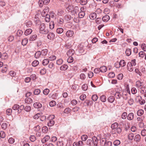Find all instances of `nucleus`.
Returning <instances> with one entry per match:
<instances>
[{"label": "nucleus", "mask_w": 146, "mask_h": 146, "mask_svg": "<svg viewBox=\"0 0 146 146\" xmlns=\"http://www.w3.org/2000/svg\"><path fill=\"white\" fill-rule=\"evenodd\" d=\"M8 55L6 53H3L1 54V58L4 60H5L8 58Z\"/></svg>", "instance_id": "28"}, {"label": "nucleus", "mask_w": 146, "mask_h": 146, "mask_svg": "<svg viewBox=\"0 0 146 146\" xmlns=\"http://www.w3.org/2000/svg\"><path fill=\"white\" fill-rule=\"evenodd\" d=\"M50 106L51 107H53L56 105V102L54 101H52L49 103Z\"/></svg>", "instance_id": "58"}, {"label": "nucleus", "mask_w": 146, "mask_h": 146, "mask_svg": "<svg viewBox=\"0 0 146 146\" xmlns=\"http://www.w3.org/2000/svg\"><path fill=\"white\" fill-rule=\"evenodd\" d=\"M54 34L52 33H49L47 36V38L50 40L53 39L54 37Z\"/></svg>", "instance_id": "10"}, {"label": "nucleus", "mask_w": 146, "mask_h": 146, "mask_svg": "<svg viewBox=\"0 0 146 146\" xmlns=\"http://www.w3.org/2000/svg\"><path fill=\"white\" fill-rule=\"evenodd\" d=\"M84 8L83 7H82L80 8V10L81 11L80 12L78 13V16L80 18H83L85 15V13L84 12L82 11V10H83Z\"/></svg>", "instance_id": "5"}, {"label": "nucleus", "mask_w": 146, "mask_h": 146, "mask_svg": "<svg viewBox=\"0 0 146 146\" xmlns=\"http://www.w3.org/2000/svg\"><path fill=\"white\" fill-rule=\"evenodd\" d=\"M135 61L136 60L135 59L131 61V62H128V63L127 66H131V67H132L133 66H135L136 64Z\"/></svg>", "instance_id": "8"}, {"label": "nucleus", "mask_w": 146, "mask_h": 146, "mask_svg": "<svg viewBox=\"0 0 146 146\" xmlns=\"http://www.w3.org/2000/svg\"><path fill=\"white\" fill-rule=\"evenodd\" d=\"M30 140L32 142H34L36 140L35 136L34 135H31L29 137Z\"/></svg>", "instance_id": "44"}, {"label": "nucleus", "mask_w": 146, "mask_h": 146, "mask_svg": "<svg viewBox=\"0 0 146 146\" xmlns=\"http://www.w3.org/2000/svg\"><path fill=\"white\" fill-rule=\"evenodd\" d=\"M71 111V110L70 108H66L64 111V112L66 114L69 113Z\"/></svg>", "instance_id": "38"}, {"label": "nucleus", "mask_w": 146, "mask_h": 146, "mask_svg": "<svg viewBox=\"0 0 146 146\" xmlns=\"http://www.w3.org/2000/svg\"><path fill=\"white\" fill-rule=\"evenodd\" d=\"M112 145L111 142L107 141L105 143H104V146H111Z\"/></svg>", "instance_id": "37"}, {"label": "nucleus", "mask_w": 146, "mask_h": 146, "mask_svg": "<svg viewBox=\"0 0 146 146\" xmlns=\"http://www.w3.org/2000/svg\"><path fill=\"white\" fill-rule=\"evenodd\" d=\"M134 138V134L132 133H129L128 135V138L129 139L132 140Z\"/></svg>", "instance_id": "33"}, {"label": "nucleus", "mask_w": 146, "mask_h": 146, "mask_svg": "<svg viewBox=\"0 0 146 146\" xmlns=\"http://www.w3.org/2000/svg\"><path fill=\"white\" fill-rule=\"evenodd\" d=\"M40 73L42 75L45 74L46 73V70L44 68H42L40 70Z\"/></svg>", "instance_id": "56"}, {"label": "nucleus", "mask_w": 146, "mask_h": 146, "mask_svg": "<svg viewBox=\"0 0 146 146\" xmlns=\"http://www.w3.org/2000/svg\"><path fill=\"white\" fill-rule=\"evenodd\" d=\"M130 95L129 94H126L123 95V97L124 99L127 100L129 97Z\"/></svg>", "instance_id": "48"}, {"label": "nucleus", "mask_w": 146, "mask_h": 146, "mask_svg": "<svg viewBox=\"0 0 146 146\" xmlns=\"http://www.w3.org/2000/svg\"><path fill=\"white\" fill-rule=\"evenodd\" d=\"M23 33V31L21 30H18L17 32V35L18 36H21Z\"/></svg>", "instance_id": "62"}, {"label": "nucleus", "mask_w": 146, "mask_h": 146, "mask_svg": "<svg viewBox=\"0 0 146 146\" xmlns=\"http://www.w3.org/2000/svg\"><path fill=\"white\" fill-rule=\"evenodd\" d=\"M96 14L95 13H91L89 15L90 18L92 20H93L96 18Z\"/></svg>", "instance_id": "16"}, {"label": "nucleus", "mask_w": 146, "mask_h": 146, "mask_svg": "<svg viewBox=\"0 0 146 146\" xmlns=\"http://www.w3.org/2000/svg\"><path fill=\"white\" fill-rule=\"evenodd\" d=\"M73 61V58L72 56H69V57L67 59V62L69 63L72 62Z\"/></svg>", "instance_id": "52"}, {"label": "nucleus", "mask_w": 146, "mask_h": 146, "mask_svg": "<svg viewBox=\"0 0 146 146\" xmlns=\"http://www.w3.org/2000/svg\"><path fill=\"white\" fill-rule=\"evenodd\" d=\"M141 136L139 134L136 135L134 138V140L136 142H139L141 140Z\"/></svg>", "instance_id": "12"}, {"label": "nucleus", "mask_w": 146, "mask_h": 146, "mask_svg": "<svg viewBox=\"0 0 146 146\" xmlns=\"http://www.w3.org/2000/svg\"><path fill=\"white\" fill-rule=\"evenodd\" d=\"M49 11V9L48 7H46L43 10L42 12L41 13V15L42 17H45L47 15H48V13Z\"/></svg>", "instance_id": "2"}, {"label": "nucleus", "mask_w": 146, "mask_h": 146, "mask_svg": "<svg viewBox=\"0 0 146 146\" xmlns=\"http://www.w3.org/2000/svg\"><path fill=\"white\" fill-rule=\"evenodd\" d=\"M74 53V51L73 49H70L67 52V54L68 56H72Z\"/></svg>", "instance_id": "4"}, {"label": "nucleus", "mask_w": 146, "mask_h": 146, "mask_svg": "<svg viewBox=\"0 0 146 146\" xmlns=\"http://www.w3.org/2000/svg\"><path fill=\"white\" fill-rule=\"evenodd\" d=\"M98 98V97L97 95L95 94L93 95L92 96V100L94 101H97V100Z\"/></svg>", "instance_id": "41"}, {"label": "nucleus", "mask_w": 146, "mask_h": 146, "mask_svg": "<svg viewBox=\"0 0 146 146\" xmlns=\"http://www.w3.org/2000/svg\"><path fill=\"white\" fill-rule=\"evenodd\" d=\"M7 124L6 123H3L1 125V127L3 129H5L7 126Z\"/></svg>", "instance_id": "61"}, {"label": "nucleus", "mask_w": 146, "mask_h": 146, "mask_svg": "<svg viewBox=\"0 0 146 146\" xmlns=\"http://www.w3.org/2000/svg\"><path fill=\"white\" fill-rule=\"evenodd\" d=\"M127 116V113L126 112H123L121 116V118L123 119H125L126 118Z\"/></svg>", "instance_id": "50"}, {"label": "nucleus", "mask_w": 146, "mask_h": 146, "mask_svg": "<svg viewBox=\"0 0 146 146\" xmlns=\"http://www.w3.org/2000/svg\"><path fill=\"white\" fill-rule=\"evenodd\" d=\"M19 106L18 104H15L12 107V109L13 110H19Z\"/></svg>", "instance_id": "53"}, {"label": "nucleus", "mask_w": 146, "mask_h": 146, "mask_svg": "<svg viewBox=\"0 0 146 146\" xmlns=\"http://www.w3.org/2000/svg\"><path fill=\"white\" fill-rule=\"evenodd\" d=\"M49 92V90L47 88H46L43 91V93L45 95H47L48 94Z\"/></svg>", "instance_id": "60"}, {"label": "nucleus", "mask_w": 146, "mask_h": 146, "mask_svg": "<svg viewBox=\"0 0 146 146\" xmlns=\"http://www.w3.org/2000/svg\"><path fill=\"white\" fill-rule=\"evenodd\" d=\"M68 68V66L66 64H64L60 68V69L61 70H65Z\"/></svg>", "instance_id": "22"}, {"label": "nucleus", "mask_w": 146, "mask_h": 146, "mask_svg": "<svg viewBox=\"0 0 146 146\" xmlns=\"http://www.w3.org/2000/svg\"><path fill=\"white\" fill-rule=\"evenodd\" d=\"M63 31V29L61 28H58L56 29L57 33L58 34H61Z\"/></svg>", "instance_id": "47"}, {"label": "nucleus", "mask_w": 146, "mask_h": 146, "mask_svg": "<svg viewBox=\"0 0 146 146\" xmlns=\"http://www.w3.org/2000/svg\"><path fill=\"white\" fill-rule=\"evenodd\" d=\"M40 52L41 56H47L48 50L47 49H44L42 50Z\"/></svg>", "instance_id": "3"}, {"label": "nucleus", "mask_w": 146, "mask_h": 146, "mask_svg": "<svg viewBox=\"0 0 146 146\" xmlns=\"http://www.w3.org/2000/svg\"><path fill=\"white\" fill-rule=\"evenodd\" d=\"M25 102L26 103L29 104L32 102L33 100L31 98L27 97L25 98Z\"/></svg>", "instance_id": "17"}, {"label": "nucleus", "mask_w": 146, "mask_h": 146, "mask_svg": "<svg viewBox=\"0 0 146 146\" xmlns=\"http://www.w3.org/2000/svg\"><path fill=\"white\" fill-rule=\"evenodd\" d=\"M87 144L90 146H92L93 145L92 140L91 139H88L86 141Z\"/></svg>", "instance_id": "29"}, {"label": "nucleus", "mask_w": 146, "mask_h": 146, "mask_svg": "<svg viewBox=\"0 0 146 146\" xmlns=\"http://www.w3.org/2000/svg\"><path fill=\"white\" fill-rule=\"evenodd\" d=\"M25 25L27 27H30L32 25V23L31 21H27Z\"/></svg>", "instance_id": "43"}, {"label": "nucleus", "mask_w": 146, "mask_h": 146, "mask_svg": "<svg viewBox=\"0 0 146 146\" xmlns=\"http://www.w3.org/2000/svg\"><path fill=\"white\" fill-rule=\"evenodd\" d=\"M125 53L127 56H129L131 54V50L130 49H127L125 51Z\"/></svg>", "instance_id": "45"}, {"label": "nucleus", "mask_w": 146, "mask_h": 146, "mask_svg": "<svg viewBox=\"0 0 146 146\" xmlns=\"http://www.w3.org/2000/svg\"><path fill=\"white\" fill-rule=\"evenodd\" d=\"M144 113V111L143 110L140 109L138 110L137 112V114L138 116H141Z\"/></svg>", "instance_id": "24"}, {"label": "nucleus", "mask_w": 146, "mask_h": 146, "mask_svg": "<svg viewBox=\"0 0 146 146\" xmlns=\"http://www.w3.org/2000/svg\"><path fill=\"white\" fill-rule=\"evenodd\" d=\"M32 32V30L31 29H27L25 31V35H27L31 34Z\"/></svg>", "instance_id": "21"}, {"label": "nucleus", "mask_w": 146, "mask_h": 146, "mask_svg": "<svg viewBox=\"0 0 146 146\" xmlns=\"http://www.w3.org/2000/svg\"><path fill=\"white\" fill-rule=\"evenodd\" d=\"M143 83L141 82L139 80L137 81L136 82V86L138 88L143 86Z\"/></svg>", "instance_id": "25"}, {"label": "nucleus", "mask_w": 146, "mask_h": 146, "mask_svg": "<svg viewBox=\"0 0 146 146\" xmlns=\"http://www.w3.org/2000/svg\"><path fill=\"white\" fill-rule=\"evenodd\" d=\"M39 64V62L37 60H35L32 63V65L33 66L36 67Z\"/></svg>", "instance_id": "30"}, {"label": "nucleus", "mask_w": 146, "mask_h": 146, "mask_svg": "<svg viewBox=\"0 0 146 146\" xmlns=\"http://www.w3.org/2000/svg\"><path fill=\"white\" fill-rule=\"evenodd\" d=\"M54 121L53 120H50L48 122V126H52L54 124Z\"/></svg>", "instance_id": "34"}, {"label": "nucleus", "mask_w": 146, "mask_h": 146, "mask_svg": "<svg viewBox=\"0 0 146 146\" xmlns=\"http://www.w3.org/2000/svg\"><path fill=\"white\" fill-rule=\"evenodd\" d=\"M100 72H106L107 70L106 67L104 66H101L100 68Z\"/></svg>", "instance_id": "19"}, {"label": "nucleus", "mask_w": 146, "mask_h": 146, "mask_svg": "<svg viewBox=\"0 0 146 146\" xmlns=\"http://www.w3.org/2000/svg\"><path fill=\"white\" fill-rule=\"evenodd\" d=\"M110 18L109 15H106L104 16L102 18V20L104 22H107L110 19Z\"/></svg>", "instance_id": "14"}, {"label": "nucleus", "mask_w": 146, "mask_h": 146, "mask_svg": "<svg viewBox=\"0 0 146 146\" xmlns=\"http://www.w3.org/2000/svg\"><path fill=\"white\" fill-rule=\"evenodd\" d=\"M39 32L40 33L44 34H46L48 33L49 31L46 29L45 24L44 23H42L39 27Z\"/></svg>", "instance_id": "1"}, {"label": "nucleus", "mask_w": 146, "mask_h": 146, "mask_svg": "<svg viewBox=\"0 0 146 146\" xmlns=\"http://www.w3.org/2000/svg\"><path fill=\"white\" fill-rule=\"evenodd\" d=\"M37 37V36L36 35H33L31 36L29 38V40L32 41L35 40Z\"/></svg>", "instance_id": "27"}, {"label": "nucleus", "mask_w": 146, "mask_h": 146, "mask_svg": "<svg viewBox=\"0 0 146 146\" xmlns=\"http://www.w3.org/2000/svg\"><path fill=\"white\" fill-rule=\"evenodd\" d=\"M80 2L82 5H85L87 3V0H80Z\"/></svg>", "instance_id": "42"}, {"label": "nucleus", "mask_w": 146, "mask_h": 146, "mask_svg": "<svg viewBox=\"0 0 146 146\" xmlns=\"http://www.w3.org/2000/svg\"><path fill=\"white\" fill-rule=\"evenodd\" d=\"M33 106L34 108H41L42 106V104L38 102L35 103L33 104Z\"/></svg>", "instance_id": "7"}, {"label": "nucleus", "mask_w": 146, "mask_h": 146, "mask_svg": "<svg viewBox=\"0 0 146 146\" xmlns=\"http://www.w3.org/2000/svg\"><path fill=\"white\" fill-rule=\"evenodd\" d=\"M115 100V97L113 96H110L108 97V101L110 103H112Z\"/></svg>", "instance_id": "18"}, {"label": "nucleus", "mask_w": 146, "mask_h": 146, "mask_svg": "<svg viewBox=\"0 0 146 146\" xmlns=\"http://www.w3.org/2000/svg\"><path fill=\"white\" fill-rule=\"evenodd\" d=\"M5 136V132L3 131H1L0 132V137H1L3 138Z\"/></svg>", "instance_id": "46"}, {"label": "nucleus", "mask_w": 146, "mask_h": 146, "mask_svg": "<svg viewBox=\"0 0 146 146\" xmlns=\"http://www.w3.org/2000/svg\"><path fill=\"white\" fill-rule=\"evenodd\" d=\"M118 126V123L117 122H115L112 124L111 125V128L112 130L115 129Z\"/></svg>", "instance_id": "20"}, {"label": "nucleus", "mask_w": 146, "mask_h": 146, "mask_svg": "<svg viewBox=\"0 0 146 146\" xmlns=\"http://www.w3.org/2000/svg\"><path fill=\"white\" fill-rule=\"evenodd\" d=\"M119 67L116 66V68H119L120 67V66H121L122 67L124 66L125 65V62L124 60H121V61L119 62Z\"/></svg>", "instance_id": "13"}, {"label": "nucleus", "mask_w": 146, "mask_h": 146, "mask_svg": "<svg viewBox=\"0 0 146 146\" xmlns=\"http://www.w3.org/2000/svg\"><path fill=\"white\" fill-rule=\"evenodd\" d=\"M31 109V107L30 106H27L25 108V110L27 112H29Z\"/></svg>", "instance_id": "55"}, {"label": "nucleus", "mask_w": 146, "mask_h": 146, "mask_svg": "<svg viewBox=\"0 0 146 146\" xmlns=\"http://www.w3.org/2000/svg\"><path fill=\"white\" fill-rule=\"evenodd\" d=\"M134 116V114L132 113H130L127 115V119L129 120H132L133 119Z\"/></svg>", "instance_id": "9"}, {"label": "nucleus", "mask_w": 146, "mask_h": 146, "mask_svg": "<svg viewBox=\"0 0 146 146\" xmlns=\"http://www.w3.org/2000/svg\"><path fill=\"white\" fill-rule=\"evenodd\" d=\"M120 143V141L118 140H116L113 142V144L114 145L117 146L119 145Z\"/></svg>", "instance_id": "36"}, {"label": "nucleus", "mask_w": 146, "mask_h": 146, "mask_svg": "<svg viewBox=\"0 0 146 146\" xmlns=\"http://www.w3.org/2000/svg\"><path fill=\"white\" fill-rule=\"evenodd\" d=\"M63 62L62 60L61 59H59L56 61V64L58 65L61 64Z\"/></svg>", "instance_id": "54"}, {"label": "nucleus", "mask_w": 146, "mask_h": 146, "mask_svg": "<svg viewBox=\"0 0 146 146\" xmlns=\"http://www.w3.org/2000/svg\"><path fill=\"white\" fill-rule=\"evenodd\" d=\"M141 135L143 136L146 135V129H143L141 132Z\"/></svg>", "instance_id": "64"}, {"label": "nucleus", "mask_w": 146, "mask_h": 146, "mask_svg": "<svg viewBox=\"0 0 146 146\" xmlns=\"http://www.w3.org/2000/svg\"><path fill=\"white\" fill-rule=\"evenodd\" d=\"M49 62V60L48 59H44L42 62V64L43 65H47Z\"/></svg>", "instance_id": "31"}, {"label": "nucleus", "mask_w": 146, "mask_h": 146, "mask_svg": "<svg viewBox=\"0 0 146 146\" xmlns=\"http://www.w3.org/2000/svg\"><path fill=\"white\" fill-rule=\"evenodd\" d=\"M50 138V136L48 135H46L42 139L41 141L43 143H45Z\"/></svg>", "instance_id": "11"}, {"label": "nucleus", "mask_w": 146, "mask_h": 146, "mask_svg": "<svg viewBox=\"0 0 146 146\" xmlns=\"http://www.w3.org/2000/svg\"><path fill=\"white\" fill-rule=\"evenodd\" d=\"M65 18L67 21H69L71 19V17L70 15H67L65 16Z\"/></svg>", "instance_id": "49"}, {"label": "nucleus", "mask_w": 146, "mask_h": 146, "mask_svg": "<svg viewBox=\"0 0 146 146\" xmlns=\"http://www.w3.org/2000/svg\"><path fill=\"white\" fill-rule=\"evenodd\" d=\"M88 138V136L86 135H82L81 137V139L82 141H85Z\"/></svg>", "instance_id": "51"}, {"label": "nucleus", "mask_w": 146, "mask_h": 146, "mask_svg": "<svg viewBox=\"0 0 146 146\" xmlns=\"http://www.w3.org/2000/svg\"><path fill=\"white\" fill-rule=\"evenodd\" d=\"M42 115V113H37L34 116L33 118L35 119H37L39 117L41 116Z\"/></svg>", "instance_id": "26"}, {"label": "nucleus", "mask_w": 146, "mask_h": 146, "mask_svg": "<svg viewBox=\"0 0 146 146\" xmlns=\"http://www.w3.org/2000/svg\"><path fill=\"white\" fill-rule=\"evenodd\" d=\"M66 34L67 37H71L73 35L74 32L72 31L69 30L67 31Z\"/></svg>", "instance_id": "6"}, {"label": "nucleus", "mask_w": 146, "mask_h": 146, "mask_svg": "<svg viewBox=\"0 0 146 146\" xmlns=\"http://www.w3.org/2000/svg\"><path fill=\"white\" fill-rule=\"evenodd\" d=\"M40 92V90L39 89H36L34 90L33 92L34 94L35 95L39 94Z\"/></svg>", "instance_id": "40"}, {"label": "nucleus", "mask_w": 146, "mask_h": 146, "mask_svg": "<svg viewBox=\"0 0 146 146\" xmlns=\"http://www.w3.org/2000/svg\"><path fill=\"white\" fill-rule=\"evenodd\" d=\"M93 144L94 145H98V140L96 137H94L92 138Z\"/></svg>", "instance_id": "15"}, {"label": "nucleus", "mask_w": 146, "mask_h": 146, "mask_svg": "<svg viewBox=\"0 0 146 146\" xmlns=\"http://www.w3.org/2000/svg\"><path fill=\"white\" fill-rule=\"evenodd\" d=\"M45 19V21L47 22H48L50 21V18L49 15H47L46 16Z\"/></svg>", "instance_id": "59"}, {"label": "nucleus", "mask_w": 146, "mask_h": 146, "mask_svg": "<svg viewBox=\"0 0 146 146\" xmlns=\"http://www.w3.org/2000/svg\"><path fill=\"white\" fill-rule=\"evenodd\" d=\"M12 111V110L11 109H8L6 111V114L9 115H11Z\"/></svg>", "instance_id": "57"}, {"label": "nucleus", "mask_w": 146, "mask_h": 146, "mask_svg": "<svg viewBox=\"0 0 146 146\" xmlns=\"http://www.w3.org/2000/svg\"><path fill=\"white\" fill-rule=\"evenodd\" d=\"M54 24L53 21H51L50 22L49 24V27L50 29H53L54 27Z\"/></svg>", "instance_id": "35"}, {"label": "nucleus", "mask_w": 146, "mask_h": 146, "mask_svg": "<svg viewBox=\"0 0 146 146\" xmlns=\"http://www.w3.org/2000/svg\"><path fill=\"white\" fill-rule=\"evenodd\" d=\"M28 41L27 39L25 38L22 41V44L23 46H25L27 44Z\"/></svg>", "instance_id": "32"}, {"label": "nucleus", "mask_w": 146, "mask_h": 146, "mask_svg": "<svg viewBox=\"0 0 146 146\" xmlns=\"http://www.w3.org/2000/svg\"><path fill=\"white\" fill-rule=\"evenodd\" d=\"M40 56H41V52L40 51H38L35 53V56L36 58H38Z\"/></svg>", "instance_id": "23"}, {"label": "nucleus", "mask_w": 146, "mask_h": 146, "mask_svg": "<svg viewBox=\"0 0 146 146\" xmlns=\"http://www.w3.org/2000/svg\"><path fill=\"white\" fill-rule=\"evenodd\" d=\"M100 100L103 102H105L106 101V96L104 95L101 96L100 97Z\"/></svg>", "instance_id": "39"}, {"label": "nucleus", "mask_w": 146, "mask_h": 146, "mask_svg": "<svg viewBox=\"0 0 146 146\" xmlns=\"http://www.w3.org/2000/svg\"><path fill=\"white\" fill-rule=\"evenodd\" d=\"M134 103V100L133 99L130 98L128 101V103L130 105H132Z\"/></svg>", "instance_id": "63"}]
</instances>
